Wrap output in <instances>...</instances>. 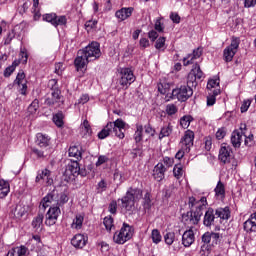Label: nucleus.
<instances>
[{
	"label": "nucleus",
	"mask_w": 256,
	"mask_h": 256,
	"mask_svg": "<svg viewBox=\"0 0 256 256\" xmlns=\"http://www.w3.org/2000/svg\"><path fill=\"white\" fill-rule=\"evenodd\" d=\"M232 153L233 150L231 149V146L228 144H222L218 156L219 161H221L223 165L231 163V159H233V155H231Z\"/></svg>",
	"instance_id": "ddd939ff"
},
{
	"label": "nucleus",
	"mask_w": 256,
	"mask_h": 256,
	"mask_svg": "<svg viewBox=\"0 0 256 256\" xmlns=\"http://www.w3.org/2000/svg\"><path fill=\"white\" fill-rule=\"evenodd\" d=\"M25 77V72H23V70H20L16 76L14 83H16V85L18 86H21V84L23 83H27V79Z\"/></svg>",
	"instance_id": "c03bdc74"
},
{
	"label": "nucleus",
	"mask_w": 256,
	"mask_h": 256,
	"mask_svg": "<svg viewBox=\"0 0 256 256\" xmlns=\"http://www.w3.org/2000/svg\"><path fill=\"white\" fill-rule=\"evenodd\" d=\"M151 239L155 245H159V242L162 241L163 236H161V232L158 229H153L151 232Z\"/></svg>",
	"instance_id": "58836bf2"
},
{
	"label": "nucleus",
	"mask_w": 256,
	"mask_h": 256,
	"mask_svg": "<svg viewBox=\"0 0 256 256\" xmlns=\"http://www.w3.org/2000/svg\"><path fill=\"white\" fill-rule=\"evenodd\" d=\"M190 151H186L185 149H183L182 146H180V149L178 150V152L176 153L175 157L178 160L183 159V157H185L186 153H189Z\"/></svg>",
	"instance_id": "680f3d73"
},
{
	"label": "nucleus",
	"mask_w": 256,
	"mask_h": 256,
	"mask_svg": "<svg viewBox=\"0 0 256 256\" xmlns=\"http://www.w3.org/2000/svg\"><path fill=\"white\" fill-rule=\"evenodd\" d=\"M211 235V239H212V243L214 245H219V241H221V234L217 233V232H210Z\"/></svg>",
	"instance_id": "4d7b16f0"
},
{
	"label": "nucleus",
	"mask_w": 256,
	"mask_h": 256,
	"mask_svg": "<svg viewBox=\"0 0 256 256\" xmlns=\"http://www.w3.org/2000/svg\"><path fill=\"white\" fill-rule=\"evenodd\" d=\"M134 139H135L136 143H141V141H143V125H141V124L136 125Z\"/></svg>",
	"instance_id": "c9c22d12"
},
{
	"label": "nucleus",
	"mask_w": 256,
	"mask_h": 256,
	"mask_svg": "<svg viewBox=\"0 0 256 256\" xmlns=\"http://www.w3.org/2000/svg\"><path fill=\"white\" fill-rule=\"evenodd\" d=\"M215 215L217 217L218 223H223L224 221H229L231 219V209L229 206L217 208Z\"/></svg>",
	"instance_id": "a211bd4d"
},
{
	"label": "nucleus",
	"mask_w": 256,
	"mask_h": 256,
	"mask_svg": "<svg viewBox=\"0 0 256 256\" xmlns=\"http://www.w3.org/2000/svg\"><path fill=\"white\" fill-rule=\"evenodd\" d=\"M143 198V191L139 188H130L121 199L124 213H133L135 203Z\"/></svg>",
	"instance_id": "7ed1b4c3"
},
{
	"label": "nucleus",
	"mask_w": 256,
	"mask_h": 256,
	"mask_svg": "<svg viewBox=\"0 0 256 256\" xmlns=\"http://www.w3.org/2000/svg\"><path fill=\"white\" fill-rule=\"evenodd\" d=\"M194 139L195 133L191 130H187L180 141V147H182L184 151H191Z\"/></svg>",
	"instance_id": "2eb2a0df"
},
{
	"label": "nucleus",
	"mask_w": 256,
	"mask_h": 256,
	"mask_svg": "<svg viewBox=\"0 0 256 256\" xmlns=\"http://www.w3.org/2000/svg\"><path fill=\"white\" fill-rule=\"evenodd\" d=\"M193 243H195V232L190 228L182 235V245L184 247H191Z\"/></svg>",
	"instance_id": "412c9836"
},
{
	"label": "nucleus",
	"mask_w": 256,
	"mask_h": 256,
	"mask_svg": "<svg viewBox=\"0 0 256 256\" xmlns=\"http://www.w3.org/2000/svg\"><path fill=\"white\" fill-rule=\"evenodd\" d=\"M53 203H57V191L53 190L48 193L41 201L40 205H42L43 209H47V207H51Z\"/></svg>",
	"instance_id": "5701e85b"
},
{
	"label": "nucleus",
	"mask_w": 256,
	"mask_h": 256,
	"mask_svg": "<svg viewBox=\"0 0 256 256\" xmlns=\"http://www.w3.org/2000/svg\"><path fill=\"white\" fill-rule=\"evenodd\" d=\"M108 211H109V213H111L112 215H115V213H117V201H112V202L109 204Z\"/></svg>",
	"instance_id": "0e129e2a"
},
{
	"label": "nucleus",
	"mask_w": 256,
	"mask_h": 256,
	"mask_svg": "<svg viewBox=\"0 0 256 256\" xmlns=\"http://www.w3.org/2000/svg\"><path fill=\"white\" fill-rule=\"evenodd\" d=\"M164 241L166 245H173V243L175 242V232H167L164 235Z\"/></svg>",
	"instance_id": "09e8293b"
},
{
	"label": "nucleus",
	"mask_w": 256,
	"mask_h": 256,
	"mask_svg": "<svg viewBox=\"0 0 256 256\" xmlns=\"http://www.w3.org/2000/svg\"><path fill=\"white\" fill-rule=\"evenodd\" d=\"M43 21H47V23H51L54 27H59V25H67V17L66 16H58L55 13L44 14L42 16Z\"/></svg>",
	"instance_id": "f8f14e48"
},
{
	"label": "nucleus",
	"mask_w": 256,
	"mask_h": 256,
	"mask_svg": "<svg viewBox=\"0 0 256 256\" xmlns=\"http://www.w3.org/2000/svg\"><path fill=\"white\" fill-rule=\"evenodd\" d=\"M104 227H106V231H111L112 229H115V225L113 224V217L106 216L104 218Z\"/></svg>",
	"instance_id": "a18cd8bd"
},
{
	"label": "nucleus",
	"mask_w": 256,
	"mask_h": 256,
	"mask_svg": "<svg viewBox=\"0 0 256 256\" xmlns=\"http://www.w3.org/2000/svg\"><path fill=\"white\" fill-rule=\"evenodd\" d=\"M28 59H29V55L27 54V49L25 48L21 49L19 61L23 63V65H27Z\"/></svg>",
	"instance_id": "864d4df0"
},
{
	"label": "nucleus",
	"mask_w": 256,
	"mask_h": 256,
	"mask_svg": "<svg viewBox=\"0 0 256 256\" xmlns=\"http://www.w3.org/2000/svg\"><path fill=\"white\" fill-rule=\"evenodd\" d=\"M221 80L219 78L210 79L207 83V90L214 93V95H221Z\"/></svg>",
	"instance_id": "b1692460"
},
{
	"label": "nucleus",
	"mask_w": 256,
	"mask_h": 256,
	"mask_svg": "<svg viewBox=\"0 0 256 256\" xmlns=\"http://www.w3.org/2000/svg\"><path fill=\"white\" fill-rule=\"evenodd\" d=\"M173 174L176 179L183 177V166L181 164H176L173 169Z\"/></svg>",
	"instance_id": "8fccbe9b"
},
{
	"label": "nucleus",
	"mask_w": 256,
	"mask_h": 256,
	"mask_svg": "<svg viewBox=\"0 0 256 256\" xmlns=\"http://www.w3.org/2000/svg\"><path fill=\"white\" fill-rule=\"evenodd\" d=\"M203 75L204 74L203 71H201V66L196 63L188 74L186 86L190 87L191 89H193V87H197V79H203Z\"/></svg>",
	"instance_id": "9d476101"
},
{
	"label": "nucleus",
	"mask_w": 256,
	"mask_h": 256,
	"mask_svg": "<svg viewBox=\"0 0 256 256\" xmlns=\"http://www.w3.org/2000/svg\"><path fill=\"white\" fill-rule=\"evenodd\" d=\"M71 244L73 247H76L77 249H83L87 245V237L83 234H76L72 240Z\"/></svg>",
	"instance_id": "393cba45"
},
{
	"label": "nucleus",
	"mask_w": 256,
	"mask_h": 256,
	"mask_svg": "<svg viewBox=\"0 0 256 256\" xmlns=\"http://www.w3.org/2000/svg\"><path fill=\"white\" fill-rule=\"evenodd\" d=\"M225 135H227V130L225 128H219L218 131L216 132V139H224Z\"/></svg>",
	"instance_id": "052dcab7"
},
{
	"label": "nucleus",
	"mask_w": 256,
	"mask_h": 256,
	"mask_svg": "<svg viewBox=\"0 0 256 256\" xmlns=\"http://www.w3.org/2000/svg\"><path fill=\"white\" fill-rule=\"evenodd\" d=\"M202 242H203V243H206V244L211 243V232H205V233L202 235Z\"/></svg>",
	"instance_id": "774afa93"
},
{
	"label": "nucleus",
	"mask_w": 256,
	"mask_h": 256,
	"mask_svg": "<svg viewBox=\"0 0 256 256\" xmlns=\"http://www.w3.org/2000/svg\"><path fill=\"white\" fill-rule=\"evenodd\" d=\"M43 219L44 216L43 214L39 213L32 221V227H34V229H39V227H41V225H43Z\"/></svg>",
	"instance_id": "37998d69"
},
{
	"label": "nucleus",
	"mask_w": 256,
	"mask_h": 256,
	"mask_svg": "<svg viewBox=\"0 0 256 256\" xmlns=\"http://www.w3.org/2000/svg\"><path fill=\"white\" fill-rule=\"evenodd\" d=\"M244 144L246 147H251V145H253V134H250L248 137L244 134Z\"/></svg>",
	"instance_id": "69168bd1"
},
{
	"label": "nucleus",
	"mask_w": 256,
	"mask_h": 256,
	"mask_svg": "<svg viewBox=\"0 0 256 256\" xmlns=\"http://www.w3.org/2000/svg\"><path fill=\"white\" fill-rule=\"evenodd\" d=\"M193 121V117L190 115H185L182 118H180V126L182 129H188L189 125H191V122Z\"/></svg>",
	"instance_id": "4c0bfd02"
},
{
	"label": "nucleus",
	"mask_w": 256,
	"mask_h": 256,
	"mask_svg": "<svg viewBox=\"0 0 256 256\" xmlns=\"http://www.w3.org/2000/svg\"><path fill=\"white\" fill-rule=\"evenodd\" d=\"M38 109H39V100L34 99L33 102L28 106V113H30V115H35Z\"/></svg>",
	"instance_id": "49530a36"
},
{
	"label": "nucleus",
	"mask_w": 256,
	"mask_h": 256,
	"mask_svg": "<svg viewBox=\"0 0 256 256\" xmlns=\"http://www.w3.org/2000/svg\"><path fill=\"white\" fill-rule=\"evenodd\" d=\"M125 127L127 123L123 119H117L114 122H108L105 127L98 133L99 139H107L111 132L115 133L118 139H125Z\"/></svg>",
	"instance_id": "f03ea898"
},
{
	"label": "nucleus",
	"mask_w": 256,
	"mask_h": 256,
	"mask_svg": "<svg viewBox=\"0 0 256 256\" xmlns=\"http://www.w3.org/2000/svg\"><path fill=\"white\" fill-rule=\"evenodd\" d=\"M11 191V186L9 182L5 181L4 179L0 180V199H5L9 192Z\"/></svg>",
	"instance_id": "c756f323"
},
{
	"label": "nucleus",
	"mask_w": 256,
	"mask_h": 256,
	"mask_svg": "<svg viewBox=\"0 0 256 256\" xmlns=\"http://www.w3.org/2000/svg\"><path fill=\"white\" fill-rule=\"evenodd\" d=\"M101 57V48L98 42H92L84 49H81L77 53V57L74 60V65L77 71L84 69L85 66L91 61H97Z\"/></svg>",
	"instance_id": "f257e3e1"
},
{
	"label": "nucleus",
	"mask_w": 256,
	"mask_h": 256,
	"mask_svg": "<svg viewBox=\"0 0 256 256\" xmlns=\"http://www.w3.org/2000/svg\"><path fill=\"white\" fill-rule=\"evenodd\" d=\"M59 215H61V209L59 206L50 207L46 214V225H48V227L55 225L57 223V219H59Z\"/></svg>",
	"instance_id": "4468645a"
},
{
	"label": "nucleus",
	"mask_w": 256,
	"mask_h": 256,
	"mask_svg": "<svg viewBox=\"0 0 256 256\" xmlns=\"http://www.w3.org/2000/svg\"><path fill=\"white\" fill-rule=\"evenodd\" d=\"M67 201H69V197L67 196V194L62 193L60 194L59 200H57V205H65Z\"/></svg>",
	"instance_id": "e2e57ef3"
},
{
	"label": "nucleus",
	"mask_w": 256,
	"mask_h": 256,
	"mask_svg": "<svg viewBox=\"0 0 256 256\" xmlns=\"http://www.w3.org/2000/svg\"><path fill=\"white\" fill-rule=\"evenodd\" d=\"M133 15V7H128V8H122L118 11H116L115 16L117 19L120 21H125V19H129Z\"/></svg>",
	"instance_id": "a878e982"
},
{
	"label": "nucleus",
	"mask_w": 256,
	"mask_h": 256,
	"mask_svg": "<svg viewBox=\"0 0 256 256\" xmlns=\"http://www.w3.org/2000/svg\"><path fill=\"white\" fill-rule=\"evenodd\" d=\"M218 95L219 94H215V92H208V96H207V106L208 107H213V105L217 101V96Z\"/></svg>",
	"instance_id": "de8ad7c7"
},
{
	"label": "nucleus",
	"mask_w": 256,
	"mask_h": 256,
	"mask_svg": "<svg viewBox=\"0 0 256 256\" xmlns=\"http://www.w3.org/2000/svg\"><path fill=\"white\" fill-rule=\"evenodd\" d=\"M64 103L65 100L63 99V96H61V90L57 88L52 89L51 97H48L45 100V105H48V107H54V109H59V107H63Z\"/></svg>",
	"instance_id": "1a4fd4ad"
},
{
	"label": "nucleus",
	"mask_w": 256,
	"mask_h": 256,
	"mask_svg": "<svg viewBox=\"0 0 256 256\" xmlns=\"http://www.w3.org/2000/svg\"><path fill=\"white\" fill-rule=\"evenodd\" d=\"M82 137H91L93 135V130L91 129V124L86 119L80 126Z\"/></svg>",
	"instance_id": "7c9ffc66"
},
{
	"label": "nucleus",
	"mask_w": 256,
	"mask_h": 256,
	"mask_svg": "<svg viewBox=\"0 0 256 256\" xmlns=\"http://www.w3.org/2000/svg\"><path fill=\"white\" fill-rule=\"evenodd\" d=\"M64 117L65 115H63V112H58L53 116V122L55 123L56 127H62L64 125Z\"/></svg>",
	"instance_id": "ea45409f"
},
{
	"label": "nucleus",
	"mask_w": 256,
	"mask_h": 256,
	"mask_svg": "<svg viewBox=\"0 0 256 256\" xmlns=\"http://www.w3.org/2000/svg\"><path fill=\"white\" fill-rule=\"evenodd\" d=\"M85 27L87 31H91V29H95L97 27V20H89L85 23Z\"/></svg>",
	"instance_id": "bf43d9fd"
},
{
	"label": "nucleus",
	"mask_w": 256,
	"mask_h": 256,
	"mask_svg": "<svg viewBox=\"0 0 256 256\" xmlns=\"http://www.w3.org/2000/svg\"><path fill=\"white\" fill-rule=\"evenodd\" d=\"M32 13L34 15V21H39V19H41V6L39 5V0H33Z\"/></svg>",
	"instance_id": "473e14b6"
},
{
	"label": "nucleus",
	"mask_w": 256,
	"mask_h": 256,
	"mask_svg": "<svg viewBox=\"0 0 256 256\" xmlns=\"http://www.w3.org/2000/svg\"><path fill=\"white\" fill-rule=\"evenodd\" d=\"M83 221H85V214H76L72 221L71 228L79 231V229L83 228Z\"/></svg>",
	"instance_id": "cd10ccee"
},
{
	"label": "nucleus",
	"mask_w": 256,
	"mask_h": 256,
	"mask_svg": "<svg viewBox=\"0 0 256 256\" xmlns=\"http://www.w3.org/2000/svg\"><path fill=\"white\" fill-rule=\"evenodd\" d=\"M18 87H20V94L21 95H24V96H27V94H28V91H27V89H28V87H27V82H24V83H22V84H20V86H18Z\"/></svg>",
	"instance_id": "338daca9"
},
{
	"label": "nucleus",
	"mask_w": 256,
	"mask_h": 256,
	"mask_svg": "<svg viewBox=\"0 0 256 256\" xmlns=\"http://www.w3.org/2000/svg\"><path fill=\"white\" fill-rule=\"evenodd\" d=\"M11 213L15 219H22L25 213H27V210L25 209V207L17 205Z\"/></svg>",
	"instance_id": "2f4dec72"
},
{
	"label": "nucleus",
	"mask_w": 256,
	"mask_h": 256,
	"mask_svg": "<svg viewBox=\"0 0 256 256\" xmlns=\"http://www.w3.org/2000/svg\"><path fill=\"white\" fill-rule=\"evenodd\" d=\"M132 237L133 228L129 224L124 223L121 229L114 233L113 241L117 243V245H125Z\"/></svg>",
	"instance_id": "39448f33"
},
{
	"label": "nucleus",
	"mask_w": 256,
	"mask_h": 256,
	"mask_svg": "<svg viewBox=\"0 0 256 256\" xmlns=\"http://www.w3.org/2000/svg\"><path fill=\"white\" fill-rule=\"evenodd\" d=\"M216 197L223 199L225 197V185L219 181L216 188L214 189Z\"/></svg>",
	"instance_id": "e433bc0d"
},
{
	"label": "nucleus",
	"mask_w": 256,
	"mask_h": 256,
	"mask_svg": "<svg viewBox=\"0 0 256 256\" xmlns=\"http://www.w3.org/2000/svg\"><path fill=\"white\" fill-rule=\"evenodd\" d=\"M165 173H167V168L162 162H159L153 170V177L156 181H163L165 179Z\"/></svg>",
	"instance_id": "aec40b11"
},
{
	"label": "nucleus",
	"mask_w": 256,
	"mask_h": 256,
	"mask_svg": "<svg viewBox=\"0 0 256 256\" xmlns=\"http://www.w3.org/2000/svg\"><path fill=\"white\" fill-rule=\"evenodd\" d=\"M239 45H241V39L239 37L233 36L231 38V44L227 46L223 51V57L226 63L233 61V58L237 53V49H239Z\"/></svg>",
	"instance_id": "423d86ee"
},
{
	"label": "nucleus",
	"mask_w": 256,
	"mask_h": 256,
	"mask_svg": "<svg viewBox=\"0 0 256 256\" xmlns=\"http://www.w3.org/2000/svg\"><path fill=\"white\" fill-rule=\"evenodd\" d=\"M120 85L122 87H126V89L131 85V83H135V74H133V70L131 68H122L120 70Z\"/></svg>",
	"instance_id": "9b49d317"
},
{
	"label": "nucleus",
	"mask_w": 256,
	"mask_h": 256,
	"mask_svg": "<svg viewBox=\"0 0 256 256\" xmlns=\"http://www.w3.org/2000/svg\"><path fill=\"white\" fill-rule=\"evenodd\" d=\"M29 249L25 246L15 247L8 251L6 256H27Z\"/></svg>",
	"instance_id": "bb28decb"
},
{
	"label": "nucleus",
	"mask_w": 256,
	"mask_h": 256,
	"mask_svg": "<svg viewBox=\"0 0 256 256\" xmlns=\"http://www.w3.org/2000/svg\"><path fill=\"white\" fill-rule=\"evenodd\" d=\"M198 203L199 204L197 206V209L195 211L190 212V216L188 215V221L190 225H197V223L201 221V217L203 216V209L207 207V198L202 197L198 201Z\"/></svg>",
	"instance_id": "0eeeda50"
},
{
	"label": "nucleus",
	"mask_w": 256,
	"mask_h": 256,
	"mask_svg": "<svg viewBox=\"0 0 256 256\" xmlns=\"http://www.w3.org/2000/svg\"><path fill=\"white\" fill-rule=\"evenodd\" d=\"M160 163H163V165H164V167L166 168V171H167V169H169L175 163V161L173 160V158L164 157L162 162H160Z\"/></svg>",
	"instance_id": "5fc2aeb1"
},
{
	"label": "nucleus",
	"mask_w": 256,
	"mask_h": 256,
	"mask_svg": "<svg viewBox=\"0 0 256 256\" xmlns=\"http://www.w3.org/2000/svg\"><path fill=\"white\" fill-rule=\"evenodd\" d=\"M165 41H167L165 37L158 38L155 43V49L158 51H165V49H167V46H165Z\"/></svg>",
	"instance_id": "79ce46f5"
},
{
	"label": "nucleus",
	"mask_w": 256,
	"mask_h": 256,
	"mask_svg": "<svg viewBox=\"0 0 256 256\" xmlns=\"http://www.w3.org/2000/svg\"><path fill=\"white\" fill-rule=\"evenodd\" d=\"M36 145L40 147L39 150L37 148L32 149V153L38 157V159H45V157H49V154L51 153V137L48 135H45L43 133H38L36 135Z\"/></svg>",
	"instance_id": "20e7f679"
},
{
	"label": "nucleus",
	"mask_w": 256,
	"mask_h": 256,
	"mask_svg": "<svg viewBox=\"0 0 256 256\" xmlns=\"http://www.w3.org/2000/svg\"><path fill=\"white\" fill-rule=\"evenodd\" d=\"M170 89H171V86L167 82H160L158 84V91L159 93H161V95H167Z\"/></svg>",
	"instance_id": "a19ab883"
},
{
	"label": "nucleus",
	"mask_w": 256,
	"mask_h": 256,
	"mask_svg": "<svg viewBox=\"0 0 256 256\" xmlns=\"http://www.w3.org/2000/svg\"><path fill=\"white\" fill-rule=\"evenodd\" d=\"M201 55H203V48L195 49L192 54H188L186 57L183 58L184 67H188V65H193L196 59H199Z\"/></svg>",
	"instance_id": "6ab92c4d"
},
{
	"label": "nucleus",
	"mask_w": 256,
	"mask_h": 256,
	"mask_svg": "<svg viewBox=\"0 0 256 256\" xmlns=\"http://www.w3.org/2000/svg\"><path fill=\"white\" fill-rule=\"evenodd\" d=\"M251 103H253V99L244 100L240 108L241 113H247V111H249V107H251Z\"/></svg>",
	"instance_id": "603ef678"
},
{
	"label": "nucleus",
	"mask_w": 256,
	"mask_h": 256,
	"mask_svg": "<svg viewBox=\"0 0 256 256\" xmlns=\"http://www.w3.org/2000/svg\"><path fill=\"white\" fill-rule=\"evenodd\" d=\"M69 157H74L77 159V161H80L81 159V150L79 149V146H70L68 150Z\"/></svg>",
	"instance_id": "f704fd0d"
},
{
	"label": "nucleus",
	"mask_w": 256,
	"mask_h": 256,
	"mask_svg": "<svg viewBox=\"0 0 256 256\" xmlns=\"http://www.w3.org/2000/svg\"><path fill=\"white\" fill-rule=\"evenodd\" d=\"M203 225H205V227H213V225H219L217 215L215 214V210L213 208H208L205 212Z\"/></svg>",
	"instance_id": "dca6fc26"
},
{
	"label": "nucleus",
	"mask_w": 256,
	"mask_h": 256,
	"mask_svg": "<svg viewBox=\"0 0 256 256\" xmlns=\"http://www.w3.org/2000/svg\"><path fill=\"white\" fill-rule=\"evenodd\" d=\"M69 169L72 175H79V171H81V168L79 167V164L77 162H73Z\"/></svg>",
	"instance_id": "6e6d98bb"
},
{
	"label": "nucleus",
	"mask_w": 256,
	"mask_h": 256,
	"mask_svg": "<svg viewBox=\"0 0 256 256\" xmlns=\"http://www.w3.org/2000/svg\"><path fill=\"white\" fill-rule=\"evenodd\" d=\"M179 111V108H177V105L175 104H168L166 106V114L169 115L170 117L175 115Z\"/></svg>",
	"instance_id": "3c124183"
},
{
	"label": "nucleus",
	"mask_w": 256,
	"mask_h": 256,
	"mask_svg": "<svg viewBox=\"0 0 256 256\" xmlns=\"http://www.w3.org/2000/svg\"><path fill=\"white\" fill-rule=\"evenodd\" d=\"M44 183L45 185H53V177L49 169H43L38 171L36 176V183Z\"/></svg>",
	"instance_id": "f3484780"
},
{
	"label": "nucleus",
	"mask_w": 256,
	"mask_h": 256,
	"mask_svg": "<svg viewBox=\"0 0 256 256\" xmlns=\"http://www.w3.org/2000/svg\"><path fill=\"white\" fill-rule=\"evenodd\" d=\"M245 137V132H239V130H234L231 135V143L235 149L241 147Z\"/></svg>",
	"instance_id": "4be33fe9"
},
{
	"label": "nucleus",
	"mask_w": 256,
	"mask_h": 256,
	"mask_svg": "<svg viewBox=\"0 0 256 256\" xmlns=\"http://www.w3.org/2000/svg\"><path fill=\"white\" fill-rule=\"evenodd\" d=\"M63 71H65V67L63 66V63L59 62L55 64V70L54 73H56V75H63Z\"/></svg>",
	"instance_id": "13d9d810"
},
{
	"label": "nucleus",
	"mask_w": 256,
	"mask_h": 256,
	"mask_svg": "<svg viewBox=\"0 0 256 256\" xmlns=\"http://www.w3.org/2000/svg\"><path fill=\"white\" fill-rule=\"evenodd\" d=\"M173 133V125L171 123H168L167 125H164L161 128L160 134H159V139H163L165 137H169Z\"/></svg>",
	"instance_id": "72a5a7b5"
},
{
	"label": "nucleus",
	"mask_w": 256,
	"mask_h": 256,
	"mask_svg": "<svg viewBox=\"0 0 256 256\" xmlns=\"http://www.w3.org/2000/svg\"><path fill=\"white\" fill-rule=\"evenodd\" d=\"M193 96V88L187 85L180 86L179 88L173 89L170 99H178V101L185 102L187 99Z\"/></svg>",
	"instance_id": "6e6552de"
},
{
	"label": "nucleus",
	"mask_w": 256,
	"mask_h": 256,
	"mask_svg": "<svg viewBox=\"0 0 256 256\" xmlns=\"http://www.w3.org/2000/svg\"><path fill=\"white\" fill-rule=\"evenodd\" d=\"M127 179H129V176H127V172L125 170L116 169L114 171V181L119 183V185H121V183H125Z\"/></svg>",
	"instance_id": "c85d7f7f"
}]
</instances>
